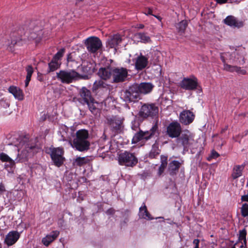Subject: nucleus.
Segmentation results:
<instances>
[{"mask_svg": "<svg viewBox=\"0 0 248 248\" xmlns=\"http://www.w3.org/2000/svg\"><path fill=\"white\" fill-rule=\"evenodd\" d=\"M42 25L39 21H27L16 32L11 34V40L5 41L3 46L9 51H13L15 45L22 46L28 41L40 39L42 35Z\"/></svg>", "mask_w": 248, "mask_h": 248, "instance_id": "1", "label": "nucleus"}, {"mask_svg": "<svg viewBox=\"0 0 248 248\" xmlns=\"http://www.w3.org/2000/svg\"><path fill=\"white\" fill-rule=\"evenodd\" d=\"M19 149L17 156L15 157L16 162H23L28 161L33 154L36 149V139L29 140L28 136L20 138L19 143Z\"/></svg>", "mask_w": 248, "mask_h": 248, "instance_id": "2", "label": "nucleus"}, {"mask_svg": "<svg viewBox=\"0 0 248 248\" xmlns=\"http://www.w3.org/2000/svg\"><path fill=\"white\" fill-rule=\"evenodd\" d=\"M158 122L156 121L153 125L150 130L143 131L140 130L133 137L132 143H137L140 141L144 140L147 141L151 139L154 136L158 135Z\"/></svg>", "mask_w": 248, "mask_h": 248, "instance_id": "3", "label": "nucleus"}, {"mask_svg": "<svg viewBox=\"0 0 248 248\" xmlns=\"http://www.w3.org/2000/svg\"><path fill=\"white\" fill-rule=\"evenodd\" d=\"M137 87L133 84L127 88L121 91V98L126 103H135L140 99V95L137 91Z\"/></svg>", "mask_w": 248, "mask_h": 248, "instance_id": "4", "label": "nucleus"}, {"mask_svg": "<svg viewBox=\"0 0 248 248\" xmlns=\"http://www.w3.org/2000/svg\"><path fill=\"white\" fill-rule=\"evenodd\" d=\"M118 161L120 165L133 167L137 164L138 159L134 153L125 151L118 154Z\"/></svg>", "mask_w": 248, "mask_h": 248, "instance_id": "5", "label": "nucleus"}, {"mask_svg": "<svg viewBox=\"0 0 248 248\" xmlns=\"http://www.w3.org/2000/svg\"><path fill=\"white\" fill-rule=\"evenodd\" d=\"M49 154L54 164L57 167L61 166L64 161V150L62 147H50L46 152Z\"/></svg>", "mask_w": 248, "mask_h": 248, "instance_id": "6", "label": "nucleus"}, {"mask_svg": "<svg viewBox=\"0 0 248 248\" xmlns=\"http://www.w3.org/2000/svg\"><path fill=\"white\" fill-rule=\"evenodd\" d=\"M79 75L75 70H60L56 73L57 79L62 83L70 84L77 80Z\"/></svg>", "mask_w": 248, "mask_h": 248, "instance_id": "7", "label": "nucleus"}, {"mask_svg": "<svg viewBox=\"0 0 248 248\" xmlns=\"http://www.w3.org/2000/svg\"><path fill=\"white\" fill-rule=\"evenodd\" d=\"M158 108L155 104H144L139 111V116L143 118L153 117L157 115Z\"/></svg>", "mask_w": 248, "mask_h": 248, "instance_id": "8", "label": "nucleus"}, {"mask_svg": "<svg viewBox=\"0 0 248 248\" xmlns=\"http://www.w3.org/2000/svg\"><path fill=\"white\" fill-rule=\"evenodd\" d=\"M128 71L125 68L114 67L112 70V83H120L125 80Z\"/></svg>", "mask_w": 248, "mask_h": 248, "instance_id": "9", "label": "nucleus"}, {"mask_svg": "<svg viewBox=\"0 0 248 248\" xmlns=\"http://www.w3.org/2000/svg\"><path fill=\"white\" fill-rule=\"evenodd\" d=\"M87 50L91 53H95L102 46L100 39L95 36H91L88 38L85 42Z\"/></svg>", "mask_w": 248, "mask_h": 248, "instance_id": "10", "label": "nucleus"}, {"mask_svg": "<svg viewBox=\"0 0 248 248\" xmlns=\"http://www.w3.org/2000/svg\"><path fill=\"white\" fill-rule=\"evenodd\" d=\"M123 123V120L117 116L108 117L106 118V123L115 133H118L121 131Z\"/></svg>", "mask_w": 248, "mask_h": 248, "instance_id": "11", "label": "nucleus"}, {"mask_svg": "<svg viewBox=\"0 0 248 248\" xmlns=\"http://www.w3.org/2000/svg\"><path fill=\"white\" fill-rule=\"evenodd\" d=\"M181 132V126L177 121L171 122L167 127V134L171 138H178Z\"/></svg>", "mask_w": 248, "mask_h": 248, "instance_id": "12", "label": "nucleus"}, {"mask_svg": "<svg viewBox=\"0 0 248 248\" xmlns=\"http://www.w3.org/2000/svg\"><path fill=\"white\" fill-rule=\"evenodd\" d=\"M198 85V79L195 77H193L192 78H184L180 83V86L181 88L188 91L196 90Z\"/></svg>", "mask_w": 248, "mask_h": 248, "instance_id": "13", "label": "nucleus"}, {"mask_svg": "<svg viewBox=\"0 0 248 248\" xmlns=\"http://www.w3.org/2000/svg\"><path fill=\"white\" fill-rule=\"evenodd\" d=\"M79 97L78 100L83 105L91 102L94 99L91 91L85 87H82L79 90Z\"/></svg>", "mask_w": 248, "mask_h": 248, "instance_id": "14", "label": "nucleus"}, {"mask_svg": "<svg viewBox=\"0 0 248 248\" xmlns=\"http://www.w3.org/2000/svg\"><path fill=\"white\" fill-rule=\"evenodd\" d=\"M195 118V115L189 110H184L179 115V121L184 125L192 123Z\"/></svg>", "mask_w": 248, "mask_h": 248, "instance_id": "15", "label": "nucleus"}, {"mask_svg": "<svg viewBox=\"0 0 248 248\" xmlns=\"http://www.w3.org/2000/svg\"><path fill=\"white\" fill-rule=\"evenodd\" d=\"M73 148L79 152H85L88 151L90 146V142L89 140H73L69 142Z\"/></svg>", "mask_w": 248, "mask_h": 248, "instance_id": "16", "label": "nucleus"}, {"mask_svg": "<svg viewBox=\"0 0 248 248\" xmlns=\"http://www.w3.org/2000/svg\"><path fill=\"white\" fill-rule=\"evenodd\" d=\"M135 86L138 88L137 91L139 94H146L152 92L154 85L150 82H142L140 84L135 83Z\"/></svg>", "mask_w": 248, "mask_h": 248, "instance_id": "17", "label": "nucleus"}, {"mask_svg": "<svg viewBox=\"0 0 248 248\" xmlns=\"http://www.w3.org/2000/svg\"><path fill=\"white\" fill-rule=\"evenodd\" d=\"M123 39L119 34L110 36L107 40V45L110 48H113L115 50L120 46Z\"/></svg>", "mask_w": 248, "mask_h": 248, "instance_id": "18", "label": "nucleus"}, {"mask_svg": "<svg viewBox=\"0 0 248 248\" xmlns=\"http://www.w3.org/2000/svg\"><path fill=\"white\" fill-rule=\"evenodd\" d=\"M113 68L109 66L101 67L99 68L97 74L101 79L108 80L112 78Z\"/></svg>", "mask_w": 248, "mask_h": 248, "instance_id": "19", "label": "nucleus"}, {"mask_svg": "<svg viewBox=\"0 0 248 248\" xmlns=\"http://www.w3.org/2000/svg\"><path fill=\"white\" fill-rule=\"evenodd\" d=\"M20 237V233L17 231L10 232L6 235L4 243L8 246L15 244Z\"/></svg>", "mask_w": 248, "mask_h": 248, "instance_id": "20", "label": "nucleus"}, {"mask_svg": "<svg viewBox=\"0 0 248 248\" xmlns=\"http://www.w3.org/2000/svg\"><path fill=\"white\" fill-rule=\"evenodd\" d=\"M224 23L231 27H236L238 28L242 27L244 25L243 22L238 20L237 18L232 16H229L224 19Z\"/></svg>", "mask_w": 248, "mask_h": 248, "instance_id": "21", "label": "nucleus"}, {"mask_svg": "<svg viewBox=\"0 0 248 248\" xmlns=\"http://www.w3.org/2000/svg\"><path fill=\"white\" fill-rule=\"evenodd\" d=\"M78 58L75 52L69 53L67 57V65L70 68L78 67L79 65L78 62Z\"/></svg>", "mask_w": 248, "mask_h": 248, "instance_id": "22", "label": "nucleus"}, {"mask_svg": "<svg viewBox=\"0 0 248 248\" xmlns=\"http://www.w3.org/2000/svg\"><path fill=\"white\" fill-rule=\"evenodd\" d=\"M177 141L183 147L185 151L187 150L191 144V140L189 138V136L186 134H182L180 137L179 136L177 138Z\"/></svg>", "mask_w": 248, "mask_h": 248, "instance_id": "23", "label": "nucleus"}, {"mask_svg": "<svg viewBox=\"0 0 248 248\" xmlns=\"http://www.w3.org/2000/svg\"><path fill=\"white\" fill-rule=\"evenodd\" d=\"M59 233L60 232L58 231H52L42 239V242L45 246H48L52 242L57 238Z\"/></svg>", "mask_w": 248, "mask_h": 248, "instance_id": "24", "label": "nucleus"}, {"mask_svg": "<svg viewBox=\"0 0 248 248\" xmlns=\"http://www.w3.org/2000/svg\"><path fill=\"white\" fill-rule=\"evenodd\" d=\"M148 64V59L144 56H139L135 63V66L138 70H142Z\"/></svg>", "mask_w": 248, "mask_h": 248, "instance_id": "25", "label": "nucleus"}, {"mask_svg": "<svg viewBox=\"0 0 248 248\" xmlns=\"http://www.w3.org/2000/svg\"><path fill=\"white\" fill-rule=\"evenodd\" d=\"M224 69L230 72H235L238 74L245 75L247 73L244 69H241L240 67L232 66L227 63L224 64Z\"/></svg>", "mask_w": 248, "mask_h": 248, "instance_id": "26", "label": "nucleus"}, {"mask_svg": "<svg viewBox=\"0 0 248 248\" xmlns=\"http://www.w3.org/2000/svg\"><path fill=\"white\" fill-rule=\"evenodd\" d=\"M89 133L88 130L85 129H80L77 131L76 137L74 138L73 140H88Z\"/></svg>", "mask_w": 248, "mask_h": 248, "instance_id": "27", "label": "nucleus"}, {"mask_svg": "<svg viewBox=\"0 0 248 248\" xmlns=\"http://www.w3.org/2000/svg\"><path fill=\"white\" fill-rule=\"evenodd\" d=\"M143 205L139 209V217L140 218H144L147 220H152L153 217L148 211L146 206L144 203Z\"/></svg>", "mask_w": 248, "mask_h": 248, "instance_id": "28", "label": "nucleus"}, {"mask_svg": "<svg viewBox=\"0 0 248 248\" xmlns=\"http://www.w3.org/2000/svg\"><path fill=\"white\" fill-rule=\"evenodd\" d=\"M180 163L177 160H173L169 165V171L170 175H173L176 173L180 167Z\"/></svg>", "mask_w": 248, "mask_h": 248, "instance_id": "29", "label": "nucleus"}, {"mask_svg": "<svg viewBox=\"0 0 248 248\" xmlns=\"http://www.w3.org/2000/svg\"><path fill=\"white\" fill-rule=\"evenodd\" d=\"M8 91L14 95L16 98L19 100L23 99V95L22 91L19 88L15 86H11L9 88Z\"/></svg>", "mask_w": 248, "mask_h": 248, "instance_id": "30", "label": "nucleus"}, {"mask_svg": "<svg viewBox=\"0 0 248 248\" xmlns=\"http://www.w3.org/2000/svg\"><path fill=\"white\" fill-rule=\"evenodd\" d=\"M86 104L88 105L90 111L93 114L97 115L99 113V109L98 108V103L95 101L94 99L92 100L91 102L87 103Z\"/></svg>", "mask_w": 248, "mask_h": 248, "instance_id": "31", "label": "nucleus"}, {"mask_svg": "<svg viewBox=\"0 0 248 248\" xmlns=\"http://www.w3.org/2000/svg\"><path fill=\"white\" fill-rule=\"evenodd\" d=\"M103 79H99L98 80H96L93 84V91H96V90H98L99 89H108L109 87V84L103 81Z\"/></svg>", "mask_w": 248, "mask_h": 248, "instance_id": "32", "label": "nucleus"}, {"mask_svg": "<svg viewBox=\"0 0 248 248\" xmlns=\"http://www.w3.org/2000/svg\"><path fill=\"white\" fill-rule=\"evenodd\" d=\"M160 153L158 144L156 143L152 145V149L148 154V157L151 159L155 158Z\"/></svg>", "mask_w": 248, "mask_h": 248, "instance_id": "33", "label": "nucleus"}, {"mask_svg": "<svg viewBox=\"0 0 248 248\" xmlns=\"http://www.w3.org/2000/svg\"><path fill=\"white\" fill-rule=\"evenodd\" d=\"M244 168V165H236L235 166L233 169V171L232 173V177L233 179H236L241 176L242 172Z\"/></svg>", "mask_w": 248, "mask_h": 248, "instance_id": "34", "label": "nucleus"}, {"mask_svg": "<svg viewBox=\"0 0 248 248\" xmlns=\"http://www.w3.org/2000/svg\"><path fill=\"white\" fill-rule=\"evenodd\" d=\"M136 36L140 40V42L143 43H149L151 42L150 37L147 35L146 33L139 32L136 35Z\"/></svg>", "mask_w": 248, "mask_h": 248, "instance_id": "35", "label": "nucleus"}, {"mask_svg": "<svg viewBox=\"0 0 248 248\" xmlns=\"http://www.w3.org/2000/svg\"><path fill=\"white\" fill-rule=\"evenodd\" d=\"M0 160L2 162H8L10 166H13L16 162L15 159H12L4 153L0 154Z\"/></svg>", "mask_w": 248, "mask_h": 248, "instance_id": "36", "label": "nucleus"}, {"mask_svg": "<svg viewBox=\"0 0 248 248\" xmlns=\"http://www.w3.org/2000/svg\"><path fill=\"white\" fill-rule=\"evenodd\" d=\"M26 70L27 71V76L25 80V86L27 87L31 81V75L33 73V70L32 66L31 65H28L26 68Z\"/></svg>", "mask_w": 248, "mask_h": 248, "instance_id": "37", "label": "nucleus"}, {"mask_svg": "<svg viewBox=\"0 0 248 248\" xmlns=\"http://www.w3.org/2000/svg\"><path fill=\"white\" fill-rule=\"evenodd\" d=\"M161 164L159 168L158 174L160 175L164 171L167 165V157L161 155Z\"/></svg>", "mask_w": 248, "mask_h": 248, "instance_id": "38", "label": "nucleus"}, {"mask_svg": "<svg viewBox=\"0 0 248 248\" xmlns=\"http://www.w3.org/2000/svg\"><path fill=\"white\" fill-rule=\"evenodd\" d=\"M90 162V160L86 157H78L74 161V164L78 166H81Z\"/></svg>", "mask_w": 248, "mask_h": 248, "instance_id": "39", "label": "nucleus"}, {"mask_svg": "<svg viewBox=\"0 0 248 248\" xmlns=\"http://www.w3.org/2000/svg\"><path fill=\"white\" fill-rule=\"evenodd\" d=\"M187 26V23L186 20H182L177 24L176 28L180 34L184 33Z\"/></svg>", "mask_w": 248, "mask_h": 248, "instance_id": "40", "label": "nucleus"}, {"mask_svg": "<svg viewBox=\"0 0 248 248\" xmlns=\"http://www.w3.org/2000/svg\"><path fill=\"white\" fill-rule=\"evenodd\" d=\"M60 66V64L58 62L54 61V60L48 63V72H53L58 69Z\"/></svg>", "mask_w": 248, "mask_h": 248, "instance_id": "41", "label": "nucleus"}, {"mask_svg": "<svg viewBox=\"0 0 248 248\" xmlns=\"http://www.w3.org/2000/svg\"><path fill=\"white\" fill-rule=\"evenodd\" d=\"M246 235L247 231L246 229H243L240 230L239 232V240L240 241H243L244 244L246 245Z\"/></svg>", "mask_w": 248, "mask_h": 248, "instance_id": "42", "label": "nucleus"}, {"mask_svg": "<svg viewBox=\"0 0 248 248\" xmlns=\"http://www.w3.org/2000/svg\"><path fill=\"white\" fill-rule=\"evenodd\" d=\"M241 213L242 217L248 218V203L243 204L241 208Z\"/></svg>", "mask_w": 248, "mask_h": 248, "instance_id": "43", "label": "nucleus"}, {"mask_svg": "<svg viewBox=\"0 0 248 248\" xmlns=\"http://www.w3.org/2000/svg\"><path fill=\"white\" fill-rule=\"evenodd\" d=\"M65 52V49L62 48L53 57L52 60L56 61H58L63 56Z\"/></svg>", "mask_w": 248, "mask_h": 248, "instance_id": "44", "label": "nucleus"}, {"mask_svg": "<svg viewBox=\"0 0 248 248\" xmlns=\"http://www.w3.org/2000/svg\"><path fill=\"white\" fill-rule=\"evenodd\" d=\"M9 106L10 104L8 102L3 99L0 100V107L6 108L9 107Z\"/></svg>", "mask_w": 248, "mask_h": 248, "instance_id": "45", "label": "nucleus"}, {"mask_svg": "<svg viewBox=\"0 0 248 248\" xmlns=\"http://www.w3.org/2000/svg\"><path fill=\"white\" fill-rule=\"evenodd\" d=\"M153 11L151 9L148 8V9H146L145 11V14L146 15H151L155 16V17H156L157 19H158L160 21L161 20V18L160 16H155L152 14Z\"/></svg>", "mask_w": 248, "mask_h": 248, "instance_id": "46", "label": "nucleus"}, {"mask_svg": "<svg viewBox=\"0 0 248 248\" xmlns=\"http://www.w3.org/2000/svg\"><path fill=\"white\" fill-rule=\"evenodd\" d=\"M219 156V155L218 154V153L215 150H213L212 151V152H211V154L210 157L211 158H217Z\"/></svg>", "mask_w": 248, "mask_h": 248, "instance_id": "47", "label": "nucleus"}, {"mask_svg": "<svg viewBox=\"0 0 248 248\" xmlns=\"http://www.w3.org/2000/svg\"><path fill=\"white\" fill-rule=\"evenodd\" d=\"M200 243V240L198 239H195L193 241V244L194 245L195 247L194 248H199V245Z\"/></svg>", "mask_w": 248, "mask_h": 248, "instance_id": "48", "label": "nucleus"}, {"mask_svg": "<svg viewBox=\"0 0 248 248\" xmlns=\"http://www.w3.org/2000/svg\"><path fill=\"white\" fill-rule=\"evenodd\" d=\"M115 210L112 208L108 209L106 213L108 215H113L115 213Z\"/></svg>", "mask_w": 248, "mask_h": 248, "instance_id": "49", "label": "nucleus"}, {"mask_svg": "<svg viewBox=\"0 0 248 248\" xmlns=\"http://www.w3.org/2000/svg\"><path fill=\"white\" fill-rule=\"evenodd\" d=\"M241 199L242 202H248V194L242 196Z\"/></svg>", "mask_w": 248, "mask_h": 248, "instance_id": "50", "label": "nucleus"}, {"mask_svg": "<svg viewBox=\"0 0 248 248\" xmlns=\"http://www.w3.org/2000/svg\"><path fill=\"white\" fill-rule=\"evenodd\" d=\"M5 191V187L3 184L2 183L0 184V193H2Z\"/></svg>", "mask_w": 248, "mask_h": 248, "instance_id": "51", "label": "nucleus"}, {"mask_svg": "<svg viewBox=\"0 0 248 248\" xmlns=\"http://www.w3.org/2000/svg\"><path fill=\"white\" fill-rule=\"evenodd\" d=\"M228 0H216V1L217 3L222 4L226 3Z\"/></svg>", "mask_w": 248, "mask_h": 248, "instance_id": "52", "label": "nucleus"}, {"mask_svg": "<svg viewBox=\"0 0 248 248\" xmlns=\"http://www.w3.org/2000/svg\"><path fill=\"white\" fill-rule=\"evenodd\" d=\"M37 79L38 80L40 81H42L44 80V77L43 76L40 74V75H38V77H37Z\"/></svg>", "mask_w": 248, "mask_h": 248, "instance_id": "53", "label": "nucleus"}, {"mask_svg": "<svg viewBox=\"0 0 248 248\" xmlns=\"http://www.w3.org/2000/svg\"><path fill=\"white\" fill-rule=\"evenodd\" d=\"M245 62H244V58H242V62H241L240 61L239 62H236L237 64H243Z\"/></svg>", "mask_w": 248, "mask_h": 248, "instance_id": "54", "label": "nucleus"}, {"mask_svg": "<svg viewBox=\"0 0 248 248\" xmlns=\"http://www.w3.org/2000/svg\"><path fill=\"white\" fill-rule=\"evenodd\" d=\"M144 26L143 24H140L138 28L139 29H143L144 28Z\"/></svg>", "mask_w": 248, "mask_h": 248, "instance_id": "55", "label": "nucleus"}, {"mask_svg": "<svg viewBox=\"0 0 248 248\" xmlns=\"http://www.w3.org/2000/svg\"><path fill=\"white\" fill-rule=\"evenodd\" d=\"M221 60L222 61V62H224V64L226 63L224 57H221Z\"/></svg>", "mask_w": 248, "mask_h": 248, "instance_id": "56", "label": "nucleus"}, {"mask_svg": "<svg viewBox=\"0 0 248 248\" xmlns=\"http://www.w3.org/2000/svg\"><path fill=\"white\" fill-rule=\"evenodd\" d=\"M62 140L64 141V140H66V138L65 137H64L63 136H62Z\"/></svg>", "mask_w": 248, "mask_h": 248, "instance_id": "57", "label": "nucleus"}, {"mask_svg": "<svg viewBox=\"0 0 248 248\" xmlns=\"http://www.w3.org/2000/svg\"><path fill=\"white\" fill-rule=\"evenodd\" d=\"M78 2H79V1H83V0H76Z\"/></svg>", "mask_w": 248, "mask_h": 248, "instance_id": "58", "label": "nucleus"}, {"mask_svg": "<svg viewBox=\"0 0 248 248\" xmlns=\"http://www.w3.org/2000/svg\"><path fill=\"white\" fill-rule=\"evenodd\" d=\"M0 248H2L1 244L0 243Z\"/></svg>", "mask_w": 248, "mask_h": 248, "instance_id": "59", "label": "nucleus"}, {"mask_svg": "<svg viewBox=\"0 0 248 248\" xmlns=\"http://www.w3.org/2000/svg\"><path fill=\"white\" fill-rule=\"evenodd\" d=\"M231 248H235V247L234 246H233Z\"/></svg>", "mask_w": 248, "mask_h": 248, "instance_id": "60", "label": "nucleus"}, {"mask_svg": "<svg viewBox=\"0 0 248 248\" xmlns=\"http://www.w3.org/2000/svg\"><path fill=\"white\" fill-rule=\"evenodd\" d=\"M60 221L61 222H63V220H60Z\"/></svg>", "mask_w": 248, "mask_h": 248, "instance_id": "61", "label": "nucleus"}, {"mask_svg": "<svg viewBox=\"0 0 248 248\" xmlns=\"http://www.w3.org/2000/svg\"><path fill=\"white\" fill-rule=\"evenodd\" d=\"M243 247V245H242L240 247V248H242Z\"/></svg>", "mask_w": 248, "mask_h": 248, "instance_id": "62", "label": "nucleus"}]
</instances>
